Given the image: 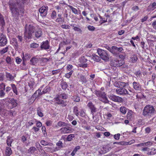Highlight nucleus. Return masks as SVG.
I'll return each mask as SVG.
<instances>
[{
	"instance_id": "nucleus-1",
	"label": "nucleus",
	"mask_w": 156,
	"mask_h": 156,
	"mask_svg": "<svg viewBox=\"0 0 156 156\" xmlns=\"http://www.w3.org/2000/svg\"><path fill=\"white\" fill-rule=\"evenodd\" d=\"M8 4L13 16L16 17L19 16L20 12L23 14L24 13V6L21 3L20 0H9Z\"/></svg>"
},
{
	"instance_id": "nucleus-2",
	"label": "nucleus",
	"mask_w": 156,
	"mask_h": 156,
	"mask_svg": "<svg viewBox=\"0 0 156 156\" xmlns=\"http://www.w3.org/2000/svg\"><path fill=\"white\" fill-rule=\"evenodd\" d=\"M24 28V38L28 39H31L32 36V33L34 32L35 27L30 24L29 25L26 24Z\"/></svg>"
},
{
	"instance_id": "nucleus-3",
	"label": "nucleus",
	"mask_w": 156,
	"mask_h": 156,
	"mask_svg": "<svg viewBox=\"0 0 156 156\" xmlns=\"http://www.w3.org/2000/svg\"><path fill=\"white\" fill-rule=\"evenodd\" d=\"M68 97L67 95L65 93H62L57 96L54 99L56 101V103L57 104L61 105L62 106L64 107L66 106L67 105V102L62 100L60 99V98L66 99Z\"/></svg>"
},
{
	"instance_id": "nucleus-4",
	"label": "nucleus",
	"mask_w": 156,
	"mask_h": 156,
	"mask_svg": "<svg viewBox=\"0 0 156 156\" xmlns=\"http://www.w3.org/2000/svg\"><path fill=\"white\" fill-rule=\"evenodd\" d=\"M143 111V115L150 117L154 114L155 109L153 106L148 105L144 107Z\"/></svg>"
},
{
	"instance_id": "nucleus-5",
	"label": "nucleus",
	"mask_w": 156,
	"mask_h": 156,
	"mask_svg": "<svg viewBox=\"0 0 156 156\" xmlns=\"http://www.w3.org/2000/svg\"><path fill=\"white\" fill-rule=\"evenodd\" d=\"M95 94L98 97L99 100L105 103H108L109 101L105 92L100 90H95Z\"/></svg>"
},
{
	"instance_id": "nucleus-6",
	"label": "nucleus",
	"mask_w": 156,
	"mask_h": 156,
	"mask_svg": "<svg viewBox=\"0 0 156 156\" xmlns=\"http://www.w3.org/2000/svg\"><path fill=\"white\" fill-rule=\"evenodd\" d=\"M124 63L123 60H120L117 58L112 60L110 62V65L114 67H119L123 65Z\"/></svg>"
},
{
	"instance_id": "nucleus-7",
	"label": "nucleus",
	"mask_w": 156,
	"mask_h": 156,
	"mask_svg": "<svg viewBox=\"0 0 156 156\" xmlns=\"http://www.w3.org/2000/svg\"><path fill=\"white\" fill-rule=\"evenodd\" d=\"M98 53L101 58L103 60L105 61H107L108 60V55L106 51L99 49L98 50Z\"/></svg>"
},
{
	"instance_id": "nucleus-8",
	"label": "nucleus",
	"mask_w": 156,
	"mask_h": 156,
	"mask_svg": "<svg viewBox=\"0 0 156 156\" xmlns=\"http://www.w3.org/2000/svg\"><path fill=\"white\" fill-rule=\"evenodd\" d=\"M7 40L6 35L3 33L0 34V46L4 47L7 43Z\"/></svg>"
},
{
	"instance_id": "nucleus-9",
	"label": "nucleus",
	"mask_w": 156,
	"mask_h": 156,
	"mask_svg": "<svg viewBox=\"0 0 156 156\" xmlns=\"http://www.w3.org/2000/svg\"><path fill=\"white\" fill-rule=\"evenodd\" d=\"M87 106L90 109L91 114L94 117V113L97 111V108L93 103L91 101L87 103Z\"/></svg>"
},
{
	"instance_id": "nucleus-10",
	"label": "nucleus",
	"mask_w": 156,
	"mask_h": 156,
	"mask_svg": "<svg viewBox=\"0 0 156 156\" xmlns=\"http://www.w3.org/2000/svg\"><path fill=\"white\" fill-rule=\"evenodd\" d=\"M117 94L120 95H125L129 94L127 90L123 87H119L115 90Z\"/></svg>"
},
{
	"instance_id": "nucleus-11",
	"label": "nucleus",
	"mask_w": 156,
	"mask_h": 156,
	"mask_svg": "<svg viewBox=\"0 0 156 156\" xmlns=\"http://www.w3.org/2000/svg\"><path fill=\"white\" fill-rule=\"evenodd\" d=\"M87 61V59L84 57H81L79 58V62L78 64L79 66L83 68L87 67V64L86 62Z\"/></svg>"
},
{
	"instance_id": "nucleus-12",
	"label": "nucleus",
	"mask_w": 156,
	"mask_h": 156,
	"mask_svg": "<svg viewBox=\"0 0 156 156\" xmlns=\"http://www.w3.org/2000/svg\"><path fill=\"white\" fill-rule=\"evenodd\" d=\"M48 9L47 6H43L41 7L39 10L40 15L42 17H45L47 15Z\"/></svg>"
},
{
	"instance_id": "nucleus-13",
	"label": "nucleus",
	"mask_w": 156,
	"mask_h": 156,
	"mask_svg": "<svg viewBox=\"0 0 156 156\" xmlns=\"http://www.w3.org/2000/svg\"><path fill=\"white\" fill-rule=\"evenodd\" d=\"M132 86L133 89L137 92L140 93L141 91V86L139 82H133L132 83Z\"/></svg>"
},
{
	"instance_id": "nucleus-14",
	"label": "nucleus",
	"mask_w": 156,
	"mask_h": 156,
	"mask_svg": "<svg viewBox=\"0 0 156 156\" xmlns=\"http://www.w3.org/2000/svg\"><path fill=\"white\" fill-rule=\"evenodd\" d=\"M109 98L110 100L116 102L121 103L123 101V99L122 98L113 94L109 96Z\"/></svg>"
},
{
	"instance_id": "nucleus-15",
	"label": "nucleus",
	"mask_w": 156,
	"mask_h": 156,
	"mask_svg": "<svg viewBox=\"0 0 156 156\" xmlns=\"http://www.w3.org/2000/svg\"><path fill=\"white\" fill-rule=\"evenodd\" d=\"M17 101L14 98H11L9 102L8 106L9 108L11 109L16 107L17 105Z\"/></svg>"
},
{
	"instance_id": "nucleus-16",
	"label": "nucleus",
	"mask_w": 156,
	"mask_h": 156,
	"mask_svg": "<svg viewBox=\"0 0 156 156\" xmlns=\"http://www.w3.org/2000/svg\"><path fill=\"white\" fill-rule=\"evenodd\" d=\"M5 84L3 83H2L0 84V97L3 98L5 95Z\"/></svg>"
},
{
	"instance_id": "nucleus-17",
	"label": "nucleus",
	"mask_w": 156,
	"mask_h": 156,
	"mask_svg": "<svg viewBox=\"0 0 156 156\" xmlns=\"http://www.w3.org/2000/svg\"><path fill=\"white\" fill-rule=\"evenodd\" d=\"M49 41L48 40L43 41L41 44V48L42 49L47 50L50 48Z\"/></svg>"
},
{
	"instance_id": "nucleus-18",
	"label": "nucleus",
	"mask_w": 156,
	"mask_h": 156,
	"mask_svg": "<svg viewBox=\"0 0 156 156\" xmlns=\"http://www.w3.org/2000/svg\"><path fill=\"white\" fill-rule=\"evenodd\" d=\"M126 118L129 121L133 120L134 118V112L131 110H129L127 114Z\"/></svg>"
},
{
	"instance_id": "nucleus-19",
	"label": "nucleus",
	"mask_w": 156,
	"mask_h": 156,
	"mask_svg": "<svg viewBox=\"0 0 156 156\" xmlns=\"http://www.w3.org/2000/svg\"><path fill=\"white\" fill-rule=\"evenodd\" d=\"M129 85L128 83H125L122 81H118L115 83V86L117 87H123L124 88L126 86Z\"/></svg>"
},
{
	"instance_id": "nucleus-20",
	"label": "nucleus",
	"mask_w": 156,
	"mask_h": 156,
	"mask_svg": "<svg viewBox=\"0 0 156 156\" xmlns=\"http://www.w3.org/2000/svg\"><path fill=\"white\" fill-rule=\"evenodd\" d=\"M123 50V49L122 47L118 48L115 46H113L112 47V51L113 52H112L111 53L115 54L118 52H121Z\"/></svg>"
},
{
	"instance_id": "nucleus-21",
	"label": "nucleus",
	"mask_w": 156,
	"mask_h": 156,
	"mask_svg": "<svg viewBox=\"0 0 156 156\" xmlns=\"http://www.w3.org/2000/svg\"><path fill=\"white\" fill-rule=\"evenodd\" d=\"M42 35V32L41 29L39 28L37 29L35 32V37L38 38L41 37Z\"/></svg>"
},
{
	"instance_id": "nucleus-22",
	"label": "nucleus",
	"mask_w": 156,
	"mask_h": 156,
	"mask_svg": "<svg viewBox=\"0 0 156 156\" xmlns=\"http://www.w3.org/2000/svg\"><path fill=\"white\" fill-rule=\"evenodd\" d=\"M41 92V89H39L31 97V98H33L34 101H35V99L38 97L40 96Z\"/></svg>"
},
{
	"instance_id": "nucleus-23",
	"label": "nucleus",
	"mask_w": 156,
	"mask_h": 156,
	"mask_svg": "<svg viewBox=\"0 0 156 156\" xmlns=\"http://www.w3.org/2000/svg\"><path fill=\"white\" fill-rule=\"evenodd\" d=\"M138 59L137 56L136 54H133L131 55L130 57V61L133 63H135Z\"/></svg>"
},
{
	"instance_id": "nucleus-24",
	"label": "nucleus",
	"mask_w": 156,
	"mask_h": 156,
	"mask_svg": "<svg viewBox=\"0 0 156 156\" xmlns=\"http://www.w3.org/2000/svg\"><path fill=\"white\" fill-rule=\"evenodd\" d=\"M62 127L60 129L62 133H70L71 130L70 129V127Z\"/></svg>"
},
{
	"instance_id": "nucleus-25",
	"label": "nucleus",
	"mask_w": 156,
	"mask_h": 156,
	"mask_svg": "<svg viewBox=\"0 0 156 156\" xmlns=\"http://www.w3.org/2000/svg\"><path fill=\"white\" fill-rule=\"evenodd\" d=\"M41 89L40 95H42L50 91V87L49 86H47L44 88L42 91H41Z\"/></svg>"
},
{
	"instance_id": "nucleus-26",
	"label": "nucleus",
	"mask_w": 156,
	"mask_h": 156,
	"mask_svg": "<svg viewBox=\"0 0 156 156\" xmlns=\"http://www.w3.org/2000/svg\"><path fill=\"white\" fill-rule=\"evenodd\" d=\"M11 87L12 88V91L13 93L16 95H18V92L17 89V87L14 84L12 83L11 84Z\"/></svg>"
},
{
	"instance_id": "nucleus-27",
	"label": "nucleus",
	"mask_w": 156,
	"mask_h": 156,
	"mask_svg": "<svg viewBox=\"0 0 156 156\" xmlns=\"http://www.w3.org/2000/svg\"><path fill=\"white\" fill-rule=\"evenodd\" d=\"M9 46L6 47L0 50V55H2L6 53L9 50Z\"/></svg>"
},
{
	"instance_id": "nucleus-28",
	"label": "nucleus",
	"mask_w": 156,
	"mask_h": 156,
	"mask_svg": "<svg viewBox=\"0 0 156 156\" xmlns=\"http://www.w3.org/2000/svg\"><path fill=\"white\" fill-rule=\"evenodd\" d=\"M38 59L36 58H32L30 60V62L31 64L33 65H35L38 62Z\"/></svg>"
},
{
	"instance_id": "nucleus-29",
	"label": "nucleus",
	"mask_w": 156,
	"mask_h": 156,
	"mask_svg": "<svg viewBox=\"0 0 156 156\" xmlns=\"http://www.w3.org/2000/svg\"><path fill=\"white\" fill-rule=\"evenodd\" d=\"M60 85L62 89L64 90H66L68 87V84L65 81H62Z\"/></svg>"
},
{
	"instance_id": "nucleus-30",
	"label": "nucleus",
	"mask_w": 156,
	"mask_h": 156,
	"mask_svg": "<svg viewBox=\"0 0 156 156\" xmlns=\"http://www.w3.org/2000/svg\"><path fill=\"white\" fill-rule=\"evenodd\" d=\"M12 150L10 148L7 147L5 150V154L6 156H10L12 154Z\"/></svg>"
},
{
	"instance_id": "nucleus-31",
	"label": "nucleus",
	"mask_w": 156,
	"mask_h": 156,
	"mask_svg": "<svg viewBox=\"0 0 156 156\" xmlns=\"http://www.w3.org/2000/svg\"><path fill=\"white\" fill-rule=\"evenodd\" d=\"M0 25L3 26L5 25V22L3 16L0 13Z\"/></svg>"
},
{
	"instance_id": "nucleus-32",
	"label": "nucleus",
	"mask_w": 156,
	"mask_h": 156,
	"mask_svg": "<svg viewBox=\"0 0 156 156\" xmlns=\"http://www.w3.org/2000/svg\"><path fill=\"white\" fill-rule=\"evenodd\" d=\"M5 76L6 78L9 80H13L14 78V77L11 74L7 72L6 73Z\"/></svg>"
},
{
	"instance_id": "nucleus-33",
	"label": "nucleus",
	"mask_w": 156,
	"mask_h": 156,
	"mask_svg": "<svg viewBox=\"0 0 156 156\" xmlns=\"http://www.w3.org/2000/svg\"><path fill=\"white\" fill-rule=\"evenodd\" d=\"M156 154V148H152L151 149V151L147 153L148 155H153Z\"/></svg>"
},
{
	"instance_id": "nucleus-34",
	"label": "nucleus",
	"mask_w": 156,
	"mask_h": 156,
	"mask_svg": "<svg viewBox=\"0 0 156 156\" xmlns=\"http://www.w3.org/2000/svg\"><path fill=\"white\" fill-rule=\"evenodd\" d=\"M72 99L75 102H79L80 101V97L77 95L73 96Z\"/></svg>"
},
{
	"instance_id": "nucleus-35",
	"label": "nucleus",
	"mask_w": 156,
	"mask_h": 156,
	"mask_svg": "<svg viewBox=\"0 0 156 156\" xmlns=\"http://www.w3.org/2000/svg\"><path fill=\"white\" fill-rule=\"evenodd\" d=\"M30 57V55L29 54L27 53H26L25 55H24V54L23 53V57L22 59L23 61H25L26 60L29 59Z\"/></svg>"
},
{
	"instance_id": "nucleus-36",
	"label": "nucleus",
	"mask_w": 156,
	"mask_h": 156,
	"mask_svg": "<svg viewBox=\"0 0 156 156\" xmlns=\"http://www.w3.org/2000/svg\"><path fill=\"white\" fill-rule=\"evenodd\" d=\"M51 18L54 20L57 18V13L55 10H53L51 13Z\"/></svg>"
},
{
	"instance_id": "nucleus-37",
	"label": "nucleus",
	"mask_w": 156,
	"mask_h": 156,
	"mask_svg": "<svg viewBox=\"0 0 156 156\" xmlns=\"http://www.w3.org/2000/svg\"><path fill=\"white\" fill-rule=\"evenodd\" d=\"M92 58L94 61L97 62H99L101 60L100 57L95 54L93 55Z\"/></svg>"
},
{
	"instance_id": "nucleus-38",
	"label": "nucleus",
	"mask_w": 156,
	"mask_h": 156,
	"mask_svg": "<svg viewBox=\"0 0 156 156\" xmlns=\"http://www.w3.org/2000/svg\"><path fill=\"white\" fill-rule=\"evenodd\" d=\"M68 6L71 9L72 12L75 14H78V10L77 9L71 5H68Z\"/></svg>"
},
{
	"instance_id": "nucleus-39",
	"label": "nucleus",
	"mask_w": 156,
	"mask_h": 156,
	"mask_svg": "<svg viewBox=\"0 0 156 156\" xmlns=\"http://www.w3.org/2000/svg\"><path fill=\"white\" fill-rule=\"evenodd\" d=\"M55 20L59 23H62L64 22L65 19L64 18H57Z\"/></svg>"
},
{
	"instance_id": "nucleus-40",
	"label": "nucleus",
	"mask_w": 156,
	"mask_h": 156,
	"mask_svg": "<svg viewBox=\"0 0 156 156\" xmlns=\"http://www.w3.org/2000/svg\"><path fill=\"white\" fill-rule=\"evenodd\" d=\"M150 10L153 11L156 8V3L154 2L151 4H150L149 7Z\"/></svg>"
},
{
	"instance_id": "nucleus-41",
	"label": "nucleus",
	"mask_w": 156,
	"mask_h": 156,
	"mask_svg": "<svg viewBox=\"0 0 156 156\" xmlns=\"http://www.w3.org/2000/svg\"><path fill=\"white\" fill-rule=\"evenodd\" d=\"M58 126L59 127L67 126V124L66 123L62 121L59 122L58 124Z\"/></svg>"
},
{
	"instance_id": "nucleus-42",
	"label": "nucleus",
	"mask_w": 156,
	"mask_h": 156,
	"mask_svg": "<svg viewBox=\"0 0 156 156\" xmlns=\"http://www.w3.org/2000/svg\"><path fill=\"white\" fill-rule=\"evenodd\" d=\"M120 110L122 113L125 114L127 112V108L124 106H121L120 108Z\"/></svg>"
},
{
	"instance_id": "nucleus-43",
	"label": "nucleus",
	"mask_w": 156,
	"mask_h": 156,
	"mask_svg": "<svg viewBox=\"0 0 156 156\" xmlns=\"http://www.w3.org/2000/svg\"><path fill=\"white\" fill-rule=\"evenodd\" d=\"M39 46V44L36 43H33L30 45V48H36Z\"/></svg>"
},
{
	"instance_id": "nucleus-44",
	"label": "nucleus",
	"mask_w": 156,
	"mask_h": 156,
	"mask_svg": "<svg viewBox=\"0 0 156 156\" xmlns=\"http://www.w3.org/2000/svg\"><path fill=\"white\" fill-rule=\"evenodd\" d=\"M37 114L40 117H42L43 116V114L41 112V110L40 107L37 108Z\"/></svg>"
},
{
	"instance_id": "nucleus-45",
	"label": "nucleus",
	"mask_w": 156,
	"mask_h": 156,
	"mask_svg": "<svg viewBox=\"0 0 156 156\" xmlns=\"http://www.w3.org/2000/svg\"><path fill=\"white\" fill-rule=\"evenodd\" d=\"M41 144L44 146L49 145L51 146V143H48L44 140H42L40 142Z\"/></svg>"
},
{
	"instance_id": "nucleus-46",
	"label": "nucleus",
	"mask_w": 156,
	"mask_h": 156,
	"mask_svg": "<svg viewBox=\"0 0 156 156\" xmlns=\"http://www.w3.org/2000/svg\"><path fill=\"white\" fill-rule=\"evenodd\" d=\"M112 112L111 111H109L105 115V116H106L107 119H109L112 116L111 113Z\"/></svg>"
},
{
	"instance_id": "nucleus-47",
	"label": "nucleus",
	"mask_w": 156,
	"mask_h": 156,
	"mask_svg": "<svg viewBox=\"0 0 156 156\" xmlns=\"http://www.w3.org/2000/svg\"><path fill=\"white\" fill-rule=\"evenodd\" d=\"M36 150L35 147H32L30 148L28 150V153H29L33 154L34 153L35 151Z\"/></svg>"
},
{
	"instance_id": "nucleus-48",
	"label": "nucleus",
	"mask_w": 156,
	"mask_h": 156,
	"mask_svg": "<svg viewBox=\"0 0 156 156\" xmlns=\"http://www.w3.org/2000/svg\"><path fill=\"white\" fill-rule=\"evenodd\" d=\"M73 112L76 116H78L79 115L78 108L77 107L75 106L74 107Z\"/></svg>"
},
{
	"instance_id": "nucleus-49",
	"label": "nucleus",
	"mask_w": 156,
	"mask_h": 156,
	"mask_svg": "<svg viewBox=\"0 0 156 156\" xmlns=\"http://www.w3.org/2000/svg\"><path fill=\"white\" fill-rule=\"evenodd\" d=\"M28 135H26L25 136L23 135L21 138V140L22 142L24 143H27V138L28 136Z\"/></svg>"
},
{
	"instance_id": "nucleus-50",
	"label": "nucleus",
	"mask_w": 156,
	"mask_h": 156,
	"mask_svg": "<svg viewBox=\"0 0 156 156\" xmlns=\"http://www.w3.org/2000/svg\"><path fill=\"white\" fill-rule=\"evenodd\" d=\"M36 119H34L33 120L30 121L28 122V125L29 126L33 125L34 124H35Z\"/></svg>"
},
{
	"instance_id": "nucleus-51",
	"label": "nucleus",
	"mask_w": 156,
	"mask_h": 156,
	"mask_svg": "<svg viewBox=\"0 0 156 156\" xmlns=\"http://www.w3.org/2000/svg\"><path fill=\"white\" fill-rule=\"evenodd\" d=\"M55 8L56 10H57L58 12H59L60 10L63 9V8L61 5H59V4L55 6Z\"/></svg>"
},
{
	"instance_id": "nucleus-52",
	"label": "nucleus",
	"mask_w": 156,
	"mask_h": 156,
	"mask_svg": "<svg viewBox=\"0 0 156 156\" xmlns=\"http://www.w3.org/2000/svg\"><path fill=\"white\" fill-rule=\"evenodd\" d=\"M100 18V23L101 24L105 23L107 21V20H105V18H103L101 16L99 15Z\"/></svg>"
},
{
	"instance_id": "nucleus-53",
	"label": "nucleus",
	"mask_w": 156,
	"mask_h": 156,
	"mask_svg": "<svg viewBox=\"0 0 156 156\" xmlns=\"http://www.w3.org/2000/svg\"><path fill=\"white\" fill-rule=\"evenodd\" d=\"M103 47L105 48L106 49H107L109 51H110L111 52H113L112 51V47L110 48L109 47V45L107 44H104L103 45Z\"/></svg>"
},
{
	"instance_id": "nucleus-54",
	"label": "nucleus",
	"mask_w": 156,
	"mask_h": 156,
	"mask_svg": "<svg viewBox=\"0 0 156 156\" xmlns=\"http://www.w3.org/2000/svg\"><path fill=\"white\" fill-rule=\"evenodd\" d=\"M73 72V70H71L69 73L66 74L65 76L67 78H69L72 74Z\"/></svg>"
},
{
	"instance_id": "nucleus-55",
	"label": "nucleus",
	"mask_w": 156,
	"mask_h": 156,
	"mask_svg": "<svg viewBox=\"0 0 156 156\" xmlns=\"http://www.w3.org/2000/svg\"><path fill=\"white\" fill-rule=\"evenodd\" d=\"M74 137L73 134H70L67 137L66 139L68 141H71L73 138Z\"/></svg>"
},
{
	"instance_id": "nucleus-56",
	"label": "nucleus",
	"mask_w": 156,
	"mask_h": 156,
	"mask_svg": "<svg viewBox=\"0 0 156 156\" xmlns=\"http://www.w3.org/2000/svg\"><path fill=\"white\" fill-rule=\"evenodd\" d=\"M61 26L62 28L65 29H69L70 27L69 25L67 24H62Z\"/></svg>"
},
{
	"instance_id": "nucleus-57",
	"label": "nucleus",
	"mask_w": 156,
	"mask_h": 156,
	"mask_svg": "<svg viewBox=\"0 0 156 156\" xmlns=\"http://www.w3.org/2000/svg\"><path fill=\"white\" fill-rule=\"evenodd\" d=\"M80 116L82 117H84L85 115V111L83 109H82L81 110L80 112Z\"/></svg>"
},
{
	"instance_id": "nucleus-58",
	"label": "nucleus",
	"mask_w": 156,
	"mask_h": 156,
	"mask_svg": "<svg viewBox=\"0 0 156 156\" xmlns=\"http://www.w3.org/2000/svg\"><path fill=\"white\" fill-rule=\"evenodd\" d=\"M73 29L74 30L77 32H79L81 34L82 32V30L80 28H78L77 27H74L73 28Z\"/></svg>"
},
{
	"instance_id": "nucleus-59",
	"label": "nucleus",
	"mask_w": 156,
	"mask_h": 156,
	"mask_svg": "<svg viewBox=\"0 0 156 156\" xmlns=\"http://www.w3.org/2000/svg\"><path fill=\"white\" fill-rule=\"evenodd\" d=\"M12 142V140L10 138H8L7 140V143L9 146H11V143Z\"/></svg>"
},
{
	"instance_id": "nucleus-60",
	"label": "nucleus",
	"mask_w": 156,
	"mask_h": 156,
	"mask_svg": "<svg viewBox=\"0 0 156 156\" xmlns=\"http://www.w3.org/2000/svg\"><path fill=\"white\" fill-rule=\"evenodd\" d=\"M36 127H41L42 126V123H41L39 121H37L36 119Z\"/></svg>"
},
{
	"instance_id": "nucleus-61",
	"label": "nucleus",
	"mask_w": 156,
	"mask_h": 156,
	"mask_svg": "<svg viewBox=\"0 0 156 156\" xmlns=\"http://www.w3.org/2000/svg\"><path fill=\"white\" fill-rule=\"evenodd\" d=\"M34 84L35 83L34 82H30L28 83L30 89H32L33 88Z\"/></svg>"
},
{
	"instance_id": "nucleus-62",
	"label": "nucleus",
	"mask_w": 156,
	"mask_h": 156,
	"mask_svg": "<svg viewBox=\"0 0 156 156\" xmlns=\"http://www.w3.org/2000/svg\"><path fill=\"white\" fill-rule=\"evenodd\" d=\"M120 135L119 133H117V134H115L114 136V138L116 140H118L119 139Z\"/></svg>"
},
{
	"instance_id": "nucleus-63",
	"label": "nucleus",
	"mask_w": 156,
	"mask_h": 156,
	"mask_svg": "<svg viewBox=\"0 0 156 156\" xmlns=\"http://www.w3.org/2000/svg\"><path fill=\"white\" fill-rule=\"evenodd\" d=\"M80 79L83 83H86L87 81L85 77L84 76H81Z\"/></svg>"
},
{
	"instance_id": "nucleus-64",
	"label": "nucleus",
	"mask_w": 156,
	"mask_h": 156,
	"mask_svg": "<svg viewBox=\"0 0 156 156\" xmlns=\"http://www.w3.org/2000/svg\"><path fill=\"white\" fill-rule=\"evenodd\" d=\"M144 143V145L145 146H151L152 144V142L149 141H148L147 142Z\"/></svg>"
}]
</instances>
